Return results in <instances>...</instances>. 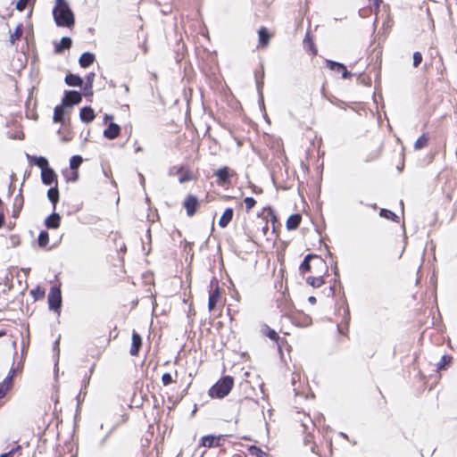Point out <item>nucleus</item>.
Masks as SVG:
<instances>
[{"label":"nucleus","instance_id":"f257e3e1","mask_svg":"<svg viewBox=\"0 0 457 457\" xmlns=\"http://www.w3.org/2000/svg\"><path fill=\"white\" fill-rule=\"evenodd\" d=\"M53 16L58 27L71 28L75 23L74 13L66 0H55Z\"/></svg>","mask_w":457,"mask_h":457},{"label":"nucleus","instance_id":"f03ea898","mask_svg":"<svg viewBox=\"0 0 457 457\" xmlns=\"http://www.w3.org/2000/svg\"><path fill=\"white\" fill-rule=\"evenodd\" d=\"M233 385V378L225 376L210 388L209 395L212 398H223L229 394Z\"/></svg>","mask_w":457,"mask_h":457},{"label":"nucleus","instance_id":"7ed1b4c3","mask_svg":"<svg viewBox=\"0 0 457 457\" xmlns=\"http://www.w3.org/2000/svg\"><path fill=\"white\" fill-rule=\"evenodd\" d=\"M49 309L59 312L62 306V295L59 287H53L48 294Z\"/></svg>","mask_w":457,"mask_h":457},{"label":"nucleus","instance_id":"20e7f679","mask_svg":"<svg viewBox=\"0 0 457 457\" xmlns=\"http://www.w3.org/2000/svg\"><path fill=\"white\" fill-rule=\"evenodd\" d=\"M81 101L82 95L79 92L75 90H69L65 92L62 104L65 107H72L75 104H79Z\"/></svg>","mask_w":457,"mask_h":457},{"label":"nucleus","instance_id":"39448f33","mask_svg":"<svg viewBox=\"0 0 457 457\" xmlns=\"http://www.w3.org/2000/svg\"><path fill=\"white\" fill-rule=\"evenodd\" d=\"M311 260H314L315 262L317 263V265L319 266H325V262L320 258L319 257L318 255L316 254H307L303 261L302 262L301 265H300V271L302 273H305L307 271H310L311 270Z\"/></svg>","mask_w":457,"mask_h":457},{"label":"nucleus","instance_id":"423d86ee","mask_svg":"<svg viewBox=\"0 0 457 457\" xmlns=\"http://www.w3.org/2000/svg\"><path fill=\"white\" fill-rule=\"evenodd\" d=\"M326 64H327V67L328 69H330L331 71H337V72H341L343 79H348L352 76V73L347 71L346 67L343 63H340V62H337L335 61H331V60H327Z\"/></svg>","mask_w":457,"mask_h":457},{"label":"nucleus","instance_id":"0eeeda50","mask_svg":"<svg viewBox=\"0 0 457 457\" xmlns=\"http://www.w3.org/2000/svg\"><path fill=\"white\" fill-rule=\"evenodd\" d=\"M183 204L187 210V214L189 217H192L196 212L199 203H198V199L196 196L189 195L185 199Z\"/></svg>","mask_w":457,"mask_h":457},{"label":"nucleus","instance_id":"6e6552de","mask_svg":"<svg viewBox=\"0 0 457 457\" xmlns=\"http://www.w3.org/2000/svg\"><path fill=\"white\" fill-rule=\"evenodd\" d=\"M41 179L45 185H57V176L54 170L50 167L43 169V170L41 171Z\"/></svg>","mask_w":457,"mask_h":457},{"label":"nucleus","instance_id":"1a4fd4ad","mask_svg":"<svg viewBox=\"0 0 457 457\" xmlns=\"http://www.w3.org/2000/svg\"><path fill=\"white\" fill-rule=\"evenodd\" d=\"M16 369L12 368L9 371L8 376L0 383V399L3 398L9 391L12 385V378L16 372Z\"/></svg>","mask_w":457,"mask_h":457},{"label":"nucleus","instance_id":"9d476101","mask_svg":"<svg viewBox=\"0 0 457 457\" xmlns=\"http://www.w3.org/2000/svg\"><path fill=\"white\" fill-rule=\"evenodd\" d=\"M215 176L218 178V183L220 185H224L229 182L231 170L228 167H223L216 170Z\"/></svg>","mask_w":457,"mask_h":457},{"label":"nucleus","instance_id":"9b49d317","mask_svg":"<svg viewBox=\"0 0 457 457\" xmlns=\"http://www.w3.org/2000/svg\"><path fill=\"white\" fill-rule=\"evenodd\" d=\"M142 345V338H141V336L136 332V331H133L132 333V344H131V348H130V354L132 356H136L138 354V352L140 350V347Z\"/></svg>","mask_w":457,"mask_h":457},{"label":"nucleus","instance_id":"f8f14e48","mask_svg":"<svg viewBox=\"0 0 457 457\" xmlns=\"http://www.w3.org/2000/svg\"><path fill=\"white\" fill-rule=\"evenodd\" d=\"M254 77H255L257 91L260 96V100L262 102L263 101L262 87H263V84H264V82H263V79H264L263 64H262V66H261V71L255 72Z\"/></svg>","mask_w":457,"mask_h":457},{"label":"nucleus","instance_id":"ddd939ff","mask_svg":"<svg viewBox=\"0 0 457 457\" xmlns=\"http://www.w3.org/2000/svg\"><path fill=\"white\" fill-rule=\"evenodd\" d=\"M120 132V128L118 124L111 122L109 126L104 129V136L108 139L116 138Z\"/></svg>","mask_w":457,"mask_h":457},{"label":"nucleus","instance_id":"4468645a","mask_svg":"<svg viewBox=\"0 0 457 457\" xmlns=\"http://www.w3.org/2000/svg\"><path fill=\"white\" fill-rule=\"evenodd\" d=\"M60 222H61L60 215L54 212L51 215H49L46 219L45 225L47 228L55 229V228H59Z\"/></svg>","mask_w":457,"mask_h":457},{"label":"nucleus","instance_id":"2eb2a0df","mask_svg":"<svg viewBox=\"0 0 457 457\" xmlns=\"http://www.w3.org/2000/svg\"><path fill=\"white\" fill-rule=\"evenodd\" d=\"M27 158L30 163L39 167L41 169V171L43 170V169L49 167L47 159L43 156L27 154Z\"/></svg>","mask_w":457,"mask_h":457},{"label":"nucleus","instance_id":"dca6fc26","mask_svg":"<svg viewBox=\"0 0 457 457\" xmlns=\"http://www.w3.org/2000/svg\"><path fill=\"white\" fill-rule=\"evenodd\" d=\"M176 170V173L179 174V183H185L188 180L191 179V176H190V173L187 170H185L184 167H180V168H176V167H173L170 170V175H174L175 174V170Z\"/></svg>","mask_w":457,"mask_h":457},{"label":"nucleus","instance_id":"f3484780","mask_svg":"<svg viewBox=\"0 0 457 457\" xmlns=\"http://www.w3.org/2000/svg\"><path fill=\"white\" fill-rule=\"evenodd\" d=\"M80 120L85 123H89L95 119L94 110L90 106H85L80 110Z\"/></svg>","mask_w":457,"mask_h":457},{"label":"nucleus","instance_id":"a211bd4d","mask_svg":"<svg viewBox=\"0 0 457 457\" xmlns=\"http://www.w3.org/2000/svg\"><path fill=\"white\" fill-rule=\"evenodd\" d=\"M72 41L69 37H63L59 43H56L54 46V52L56 54H61L66 49H70L71 46Z\"/></svg>","mask_w":457,"mask_h":457},{"label":"nucleus","instance_id":"6ab92c4d","mask_svg":"<svg viewBox=\"0 0 457 457\" xmlns=\"http://www.w3.org/2000/svg\"><path fill=\"white\" fill-rule=\"evenodd\" d=\"M234 216V211L232 208H227L219 220V226L220 228H226L232 220Z\"/></svg>","mask_w":457,"mask_h":457},{"label":"nucleus","instance_id":"aec40b11","mask_svg":"<svg viewBox=\"0 0 457 457\" xmlns=\"http://www.w3.org/2000/svg\"><path fill=\"white\" fill-rule=\"evenodd\" d=\"M220 291L218 287H215L212 292H210L209 295V301H208V308L209 311H213L216 307V304L220 299Z\"/></svg>","mask_w":457,"mask_h":457},{"label":"nucleus","instance_id":"412c9836","mask_svg":"<svg viewBox=\"0 0 457 457\" xmlns=\"http://www.w3.org/2000/svg\"><path fill=\"white\" fill-rule=\"evenodd\" d=\"M95 62V55L92 53L85 52L83 53L79 60V65L82 68L89 67Z\"/></svg>","mask_w":457,"mask_h":457},{"label":"nucleus","instance_id":"4be33fe9","mask_svg":"<svg viewBox=\"0 0 457 457\" xmlns=\"http://www.w3.org/2000/svg\"><path fill=\"white\" fill-rule=\"evenodd\" d=\"M65 83L70 87H82L83 79L76 74L69 73L65 77Z\"/></svg>","mask_w":457,"mask_h":457},{"label":"nucleus","instance_id":"5701e85b","mask_svg":"<svg viewBox=\"0 0 457 457\" xmlns=\"http://www.w3.org/2000/svg\"><path fill=\"white\" fill-rule=\"evenodd\" d=\"M302 220V216L298 213L292 214L287 220V228L288 230H293L298 228Z\"/></svg>","mask_w":457,"mask_h":457},{"label":"nucleus","instance_id":"b1692460","mask_svg":"<svg viewBox=\"0 0 457 457\" xmlns=\"http://www.w3.org/2000/svg\"><path fill=\"white\" fill-rule=\"evenodd\" d=\"M47 197L53 204L54 209H55V206L59 201V190L57 185H54V187H52L50 189H48Z\"/></svg>","mask_w":457,"mask_h":457},{"label":"nucleus","instance_id":"393cba45","mask_svg":"<svg viewBox=\"0 0 457 457\" xmlns=\"http://www.w3.org/2000/svg\"><path fill=\"white\" fill-rule=\"evenodd\" d=\"M301 375L299 372H294L292 374L291 383L293 386V390L295 395H301Z\"/></svg>","mask_w":457,"mask_h":457},{"label":"nucleus","instance_id":"a878e982","mask_svg":"<svg viewBox=\"0 0 457 457\" xmlns=\"http://www.w3.org/2000/svg\"><path fill=\"white\" fill-rule=\"evenodd\" d=\"M258 36H259V44L262 46H268L270 36L267 29L264 27H262L258 31Z\"/></svg>","mask_w":457,"mask_h":457},{"label":"nucleus","instance_id":"bb28decb","mask_svg":"<svg viewBox=\"0 0 457 457\" xmlns=\"http://www.w3.org/2000/svg\"><path fill=\"white\" fill-rule=\"evenodd\" d=\"M64 109L65 106L62 104L61 105H57L54 108V122H60L64 123Z\"/></svg>","mask_w":457,"mask_h":457},{"label":"nucleus","instance_id":"cd10ccee","mask_svg":"<svg viewBox=\"0 0 457 457\" xmlns=\"http://www.w3.org/2000/svg\"><path fill=\"white\" fill-rule=\"evenodd\" d=\"M453 361V357L450 355H443L441 360L437 362L436 368L438 370H446Z\"/></svg>","mask_w":457,"mask_h":457},{"label":"nucleus","instance_id":"c85d7f7f","mask_svg":"<svg viewBox=\"0 0 457 457\" xmlns=\"http://www.w3.org/2000/svg\"><path fill=\"white\" fill-rule=\"evenodd\" d=\"M219 439L213 436H204L201 439V445L204 447H212L217 445Z\"/></svg>","mask_w":457,"mask_h":457},{"label":"nucleus","instance_id":"c756f323","mask_svg":"<svg viewBox=\"0 0 457 457\" xmlns=\"http://www.w3.org/2000/svg\"><path fill=\"white\" fill-rule=\"evenodd\" d=\"M262 332L271 340L277 341L278 339L277 332L267 325L262 327Z\"/></svg>","mask_w":457,"mask_h":457},{"label":"nucleus","instance_id":"7c9ffc66","mask_svg":"<svg viewBox=\"0 0 457 457\" xmlns=\"http://www.w3.org/2000/svg\"><path fill=\"white\" fill-rule=\"evenodd\" d=\"M22 32H23L22 25L19 24L16 27V29L13 31V33L11 34V36H10V42L12 44H14L16 40H19L21 37Z\"/></svg>","mask_w":457,"mask_h":457},{"label":"nucleus","instance_id":"2f4dec72","mask_svg":"<svg viewBox=\"0 0 457 457\" xmlns=\"http://www.w3.org/2000/svg\"><path fill=\"white\" fill-rule=\"evenodd\" d=\"M306 282L313 287H320L324 284L322 277H308Z\"/></svg>","mask_w":457,"mask_h":457},{"label":"nucleus","instance_id":"473e14b6","mask_svg":"<svg viewBox=\"0 0 457 457\" xmlns=\"http://www.w3.org/2000/svg\"><path fill=\"white\" fill-rule=\"evenodd\" d=\"M82 157L80 155H74L70 160V168L72 170H77L82 163Z\"/></svg>","mask_w":457,"mask_h":457},{"label":"nucleus","instance_id":"72a5a7b5","mask_svg":"<svg viewBox=\"0 0 457 457\" xmlns=\"http://www.w3.org/2000/svg\"><path fill=\"white\" fill-rule=\"evenodd\" d=\"M428 142V137L423 134L421 135L415 142L414 148L415 150H420L427 145Z\"/></svg>","mask_w":457,"mask_h":457},{"label":"nucleus","instance_id":"f704fd0d","mask_svg":"<svg viewBox=\"0 0 457 457\" xmlns=\"http://www.w3.org/2000/svg\"><path fill=\"white\" fill-rule=\"evenodd\" d=\"M303 43H304L305 48H307L309 51H311L312 54H316L317 50L314 46L313 42L310 38L309 33L306 34Z\"/></svg>","mask_w":457,"mask_h":457},{"label":"nucleus","instance_id":"c9c22d12","mask_svg":"<svg viewBox=\"0 0 457 457\" xmlns=\"http://www.w3.org/2000/svg\"><path fill=\"white\" fill-rule=\"evenodd\" d=\"M38 245L41 247L46 246L49 241V235L46 231H41L38 235Z\"/></svg>","mask_w":457,"mask_h":457},{"label":"nucleus","instance_id":"e433bc0d","mask_svg":"<svg viewBox=\"0 0 457 457\" xmlns=\"http://www.w3.org/2000/svg\"><path fill=\"white\" fill-rule=\"evenodd\" d=\"M379 215L383 218H386V219L391 220H396V219L398 218L395 212H393L387 209H381Z\"/></svg>","mask_w":457,"mask_h":457},{"label":"nucleus","instance_id":"4c0bfd02","mask_svg":"<svg viewBox=\"0 0 457 457\" xmlns=\"http://www.w3.org/2000/svg\"><path fill=\"white\" fill-rule=\"evenodd\" d=\"M244 203L245 204L246 211L249 212L254 207L256 201L253 197H245L244 199Z\"/></svg>","mask_w":457,"mask_h":457},{"label":"nucleus","instance_id":"58836bf2","mask_svg":"<svg viewBox=\"0 0 457 457\" xmlns=\"http://www.w3.org/2000/svg\"><path fill=\"white\" fill-rule=\"evenodd\" d=\"M250 452L253 455H255L256 457H264V455H266V453L262 449L256 446H252L250 448Z\"/></svg>","mask_w":457,"mask_h":457},{"label":"nucleus","instance_id":"ea45409f","mask_svg":"<svg viewBox=\"0 0 457 457\" xmlns=\"http://www.w3.org/2000/svg\"><path fill=\"white\" fill-rule=\"evenodd\" d=\"M29 0H18L16 3V9L20 12H22L26 9L29 4Z\"/></svg>","mask_w":457,"mask_h":457},{"label":"nucleus","instance_id":"a19ab883","mask_svg":"<svg viewBox=\"0 0 457 457\" xmlns=\"http://www.w3.org/2000/svg\"><path fill=\"white\" fill-rule=\"evenodd\" d=\"M422 62V55L420 52H414L413 54V66L418 67Z\"/></svg>","mask_w":457,"mask_h":457},{"label":"nucleus","instance_id":"79ce46f5","mask_svg":"<svg viewBox=\"0 0 457 457\" xmlns=\"http://www.w3.org/2000/svg\"><path fill=\"white\" fill-rule=\"evenodd\" d=\"M172 377L170 373H164L162 377V382L163 386H168L172 383Z\"/></svg>","mask_w":457,"mask_h":457},{"label":"nucleus","instance_id":"37998d69","mask_svg":"<svg viewBox=\"0 0 457 457\" xmlns=\"http://www.w3.org/2000/svg\"><path fill=\"white\" fill-rule=\"evenodd\" d=\"M20 449H21V446H20V445H18V446H16V447H14V448H12V450H10V451H9V452H7V453H2V454L0 455V457H12V456H13V454H14L17 451H19Z\"/></svg>","mask_w":457,"mask_h":457},{"label":"nucleus","instance_id":"c03bdc74","mask_svg":"<svg viewBox=\"0 0 457 457\" xmlns=\"http://www.w3.org/2000/svg\"><path fill=\"white\" fill-rule=\"evenodd\" d=\"M95 77H96V74L94 72L88 73L86 76V83H85V85H88V86L92 85L93 86Z\"/></svg>","mask_w":457,"mask_h":457},{"label":"nucleus","instance_id":"a18cd8bd","mask_svg":"<svg viewBox=\"0 0 457 457\" xmlns=\"http://www.w3.org/2000/svg\"><path fill=\"white\" fill-rule=\"evenodd\" d=\"M83 90H84L85 96H93V86L92 85H90V86L85 85Z\"/></svg>","mask_w":457,"mask_h":457},{"label":"nucleus","instance_id":"49530a36","mask_svg":"<svg viewBox=\"0 0 457 457\" xmlns=\"http://www.w3.org/2000/svg\"><path fill=\"white\" fill-rule=\"evenodd\" d=\"M112 432V429H110L106 435L99 441V446L104 447L105 445L106 441L108 440L109 436H111Z\"/></svg>","mask_w":457,"mask_h":457},{"label":"nucleus","instance_id":"de8ad7c7","mask_svg":"<svg viewBox=\"0 0 457 457\" xmlns=\"http://www.w3.org/2000/svg\"><path fill=\"white\" fill-rule=\"evenodd\" d=\"M17 204H18V208L21 209V206L23 204V199L21 195L19 196H16V198H15L14 205L16 206Z\"/></svg>","mask_w":457,"mask_h":457},{"label":"nucleus","instance_id":"09e8293b","mask_svg":"<svg viewBox=\"0 0 457 457\" xmlns=\"http://www.w3.org/2000/svg\"><path fill=\"white\" fill-rule=\"evenodd\" d=\"M78 179H79L78 171L72 170V176H71V178L69 179V180L75 182L78 180Z\"/></svg>","mask_w":457,"mask_h":457},{"label":"nucleus","instance_id":"8fccbe9b","mask_svg":"<svg viewBox=\"0 0 457 457\" xmlns=\"http://www.w3.org/2000/svg\"><path fill=\"white\" fill-rule=\"evenodd\" d=\"M31 293L35 295L36 299H37L38 297H43L45 295L44 291H41L39 289H37V293L34 291H32Z\"/></svg>","mask_w":457,"mask_h":457},{"label":"nucleus","instance_id":"3c124183","mask_svg":"<svg viewBox=\"0 0 457 457\" xmlns=\"http://www.w3.org/2000/svg\"><path fill=\"white\" fill-rule=\"evenodd\" d=\"M59 342H60V338H58L55 342H54V351L56 352V354L59 355Z\"/></svg>","mask_w":457,"mask_h":457},{"label":"nucleus","instance_id":"603ef678","mask_svg":"<svg viewBox=\"0 0 457 457\" xmlns=\"http://www.w3.org/2000/svg\"><path fill=\"white\" fill-rule=\"evenodd\" d=\"M20 211H21V209H20V208H18V207H17V208H15V209L13 210L12 216H13L14 218L18 217Z\"/></svg>","mask_w":457,"mask_h":457},{"label":"nucleus","instance_id":"864d4df0","mask_svg":"<svg viewBox=\"0 0 457 457\" xmlns=\"http://www.w3.org/2000/svg\"><path fill=\"white\" fill-rule=\"evenodd\" d=\"M308 301H309V303H312V304H315V303H316V298H315L314 296H310V297L308 298Z\"/></svg>","mask_w":457,"mask_h":457},{"label":"nucleus","instance_id":"5fc2aeb1","mask_svg":"<svg viewBox=\"0 0 457 457\" xmlns=\"http://www.w3.org/2000/svg\"><path fill=\"white\" fill-rule=\"evenodd\" d=\"M4 222V217L3 214L0 213V228L3 227Z\"/></svg>","mask_w":457,"mask_h":457},{"label":"nucleus","instance_id":"6e6d98bb","mask_svg":"<svg viewBox=\"0 0 457 457\" xmlns=\"http://www.w3.org/2000/svg\"><path fill=\"white\" fill-rule=\"evenodd\" d=\"M122 87L126 94H128L129 92V88L128 85L124 84V85H122Z\"/></svg>","mask_w":457,"mask_h":457},{"label":"nucleus","instance_id":"4d7b16f0","mask_svg":"<svg viewBox=\"0 0 457 457\" xmlns=\"http://www.w3.org/2000/svg\"><path fill=\"white\" fill-rule=\"evenodd\" d=\"M139 177H140V182H141V184H142V185H144V183H145V178H144V176H143L142 174H139Z\"/></svg>","mask_w":457,"mask_h":457},{"label":"nucleus","instance_id":"13d9d810","mask_svg":"<svg viewBox=\"0 0 457 457\" xmlns=\"http://www.w3.org/2000/svg\"><path fill=\"white\" fill-rule=\"evenodd\" d=\"M382 2V0H374V4L377 5V7L379 6V4Z\"/></svg>","mask_w":457,"mask_h":457},{"label":"nucleus","instance_id":"bf43d9fd","mask_svg":"<svg viewBox=\"0 0 457 457\" xmlns=\"http://www.w3.org/2000/svg\"><path fill=\"white\" fill-rule=\"evenodd\" d=\"M253 192L254 193H260V192H262V189H256V187H254Z\"/></svg>","mask_w":457,"mask_h":457},{"label":"nucleus","instance_id":"052dcab7","mask_svg":"<svg viewBox=\"0 0 457 457\" xmlns=\"http://www.w3.org/2000/svg\"><path fill=\"white\" fill-rule=\"evenodd\" d=\"M112 116L106 114L104 117V120H107L108 119H112Z\"/></svg>","mask_w":457,"mask_h":457},{"label":"nucleus","instance_id":"680f3d73","mask_svg":"<svg viewBox=\"0 0 457 457\" xmlns=\"http://www.w3.org/2000/svg\"><path fill=\"white\" fill-rule=\"evenodd\" d=\"M147 237H149V239L151 238V232H150V229H147Z\"/></svg>","mask_w":457,"mask_h":457},{"label":"nucleus","instance_id":"e2e57ef3","mask_svg":"<svg viewBox=\"0 0 457 457\" xmlns=\"http://www.w3.org/2000/svg\"><path fill=\"white\" fill-rule=\"evenodd\" d=\"M137 151H141V147H137Z\"/></svg>","mask_w":457,"mask_h":457},{"label":"nucleus","instance_id":"0e129e2a","mask_svg":"<svg viewBox=\"0 0 457 457\" xmlns=\"http://www.w3.org/2000/svg\"><path fill=\"white\" fill-rule=\"evenodd\" d=\"M3 335H4V332H0V336H3Z\"/></svg>","mask_w":457,"mask_h":457}]
</instances>
